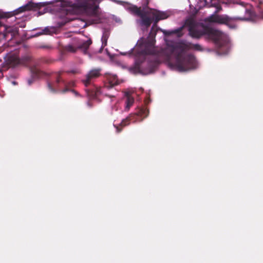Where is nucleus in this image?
Returning <instances> with one entry per match:
<instances>
[{"label":"nucleus","mask_w":263,"mask_h":263,"mask_svg":"<svg viewBox=\"0 0 263 263\" xmlns=\"http://www.w3.org/2000/svg\"><path fill=\"white\" fill-rule=\"evenodd\" d=\"M185 26L188 27L189 34L192 38L200 39L202 35H204V27L202 29H197L195 28V23L192 18L187 19L184 25L172 30H163L162 32L165 35H171L172 34H176L178 37H181L183 35L182 30Z\"/></svg>","instance_id":"obj_7"},{"label":"nucleus","mask_w":263,"mask_h":263,"mask_svg":"<svg viewBox=\"0 0 263 263\" xmlns=\"http://www.w3.org/2000/svg\"><path fill=\"white\" fill-rule=\"evenodd\" d=\"M154 12L152 13L153 16H157L161 20L167 18L170 16L171 13L170 11H161L156 9H154Z\"/></svg>","instance_id":"obj_14"},{"label":"nucleus","mask_w":263,"mask_h":263,"mask_svg":"<svg viewBox=\"0 0 263 263\" xmlns=\"http://www.w3.org/2000/svg\"><path fill=\"white\" fill-rule=\"evenodd\" d=\"M153 17L154 24L148 37L143 42L144 48L141 51V55L136 58L134 67L137 72L144 75L154 72L160 64L158 56L159 53L155 47V37L157 31L155 27L161 20L157 16Z\"/></svg>","instance_id":"obj_1"},{"label":"nucleus","mask_w":263,"mask_h":263,"mask_svg":"<svg viewBox=\"0 0 263 263\" xmlns=\"http://www.w3.org/2000/svg\"><path fill=\"white\" fill-rule=\"evenodd\" d=\"M101 68H94L90 70L82 80V82L86 87L92 84L94 80L101 76Z\"/></svg>","instance_id":"obj_10"},{"label":"nucleus","mask_w":263,"mask_h":263,"mask_svg":"<svg viewBox=\"0 0 263 263\" xmlns=\"http://www.w3.org/2000/svg\"><path fill=\"white\" fill-rule=\"evenodd\" d=\"M148 114L149 111L146 107L139 108L136 112L130 114L125 119H123L120 124L118 125H114V126L116 128L117 132H121L123 127L129 125L130 121L136 122L138 120L142 121L144 118L148 116Z\"/></svg>","instance_id":"obj_8"},{"label":"nucleus","mask_w":263,"mask_h":263,"mask_svg":"<svg viewBox=\"0 0 263 263\" xmlns=\"http://www.w3.org/2000/svg\"><path fill=\"white\" fill-rule=\"evenodd\" d=\"M85 7L86 8H87V7H88L87 5H86H86H85Z\"/></svg>","instance_id":"obj_29"},{"label":"nucleus","mask_w":263,"mask_h":263,"mask_svg":"<svg viewBox=\"0 0 263 263\" xmlns=\"http://www.w3.org/2000/svg\"><path fill=\"white\" fill-rule=\"evenodd\" d=\"M190 42H180L176 45V48L180 50L176 57V65L179 71H185L195 69L197 66L195 58L192 54L184 55L183 53L190 50Z\"/></svg>","instance_id":"obj_4"},{"label":"nucleus","mask_w":263,"mask_h":263,"mask_svg":"<svg viewBox=\"0 0 263 263\" xmlns=\"http://www.w3.org/2000/svg\"><path fill=\"white\" fill-rule=\"evenodd\" d=\"M66 49L69 52H75L76 51V49L74 46L71 45H68L66 47Z\"/></svg>","instance_id":"obj_23"},{"label":"nucleus","mask_w":263,"mask_h":263,"mask_svg":"<svg viewBox=\"0 0 263 263\" xmlns=\"http://www.w3.org/2000/svg\"><path fill=\"white\" fill-rule=\"evenodd\" d=\"M31 60V57L29 54H26L19 58L15 55H10L6 59V64L8 66H6L5 69H8L11 67H14L19 65H26Z\"/></svg>","instance_id":"obj_9"},{"label":"nucleus","mask_w":263,"mask_h":263,"mask_svg":"<svg viewBox=\"0 0 263 263\" xmlns=\"http://www.w3.org/2000/svg\"><path fill=\"white\" fill-rule=\"evenodd\" d=\"M205 3H208V0H205Z\"/></svg>","instance_id":"obj_30"},{"label":"nucleus","mask_w":263,"mask_h":263,"mask_svg":"<svg viewBox=\"0 0 263 263\" xmlns=\"http://www.w3.org/2000/svg\"><path fill=\"white\" fill-rule=\"evenodd\" d=\"M109 36V32L107 30H104L103 32L102 36V46L104 47L107 45V40Z\"/></svg>","instance_id":"obj_17"},{"label":"nucleus","mask_w":263,"mask_h":263,"mask_svg":"<svg viewBox=\"0 0 263 263\" xmlns=\"http://www.w3.org/2000/svg\"><path fill=\"white\" fill-rule=\"evenodd\" d=\"M204 35H207L209 39L217 43L221 36V32L212 28L204 27Z\"/></svg>","instance_id":"obj_13"},{"label":"nucleus","mask_w":263,"mask_h":263,"mask_svg":"<svg viewBox=\"0 0 263 263\" xmlns=\"http://www.w3.org/2000/svg\"><path fill=\"white\" fill-rule=\"evenodd\" d=\"M70 91H72V92H73L74 93L75 95L76 96H78L79 95V93L77 91H76L74 89H71L70 90Z\"/></svg>","instance_id":"obj_27"},{"label":"nucleus","mask_w":263,"mask_h":263,"mask_svg":"<svg viewBox=\"0 0 263 263\" xmlns=\"http://www.w3.org/2000/svg\"><path fill=\"white\" fill-rule=\"evenodd\" d=\"M13 84H14V85H15V84H16V82H13Z\"/></svg>","instance_id":"obj_28"},{"label":"nucleus","mask_w":263,"mask_h":263,"mask_svg":"<svg viewBox=\"0 0 263 263\" xmlns=\"http://www.w3.org/2000/svg\"><path fill=\"white\" fill-rule=\"evenodd\" d=\"M30 71L31 73V77L28 79L27 83L29 85H31L35 79L43 78L48 76V74L39 69L36 65L31 67Z\"/></svg>","instance_id":"obj_11"},{"label":"nucleus","mask_w":263,"mask_h":263,"mask_svg":"<svg viewBox=\"0 0 263 263\" xmlns=\"http://www.w3.org/2000/svg\"><path fill=\"white\" fill-rule=\"evenodd\" d=\"M32 1V0H30L25 5L12 12L0 11V19L11 18V21H15L16 20L15 15L20 13L29 10H35L40 9L42 7L46 6V2L34 3ZM17 34L18 28L17 27L5 25L0 22V42L3 40H11Z\"/></svg>","instance_id":"obj_2"},{"label":"nucleus","mask_w":263,"mask_h":263,"mask_svg":"<svg viewBox=\"0 0 263 263\" xmlns=\"http://www.w3.org/2000/svg\"><path fill=\"white\" fill-rule=\"evenodd\" d=\"M190 50L192 49V50H196V51H200L203 50L202 47L199 44H194L190 43Z\"/></svg>","instance_id":"obj_18"},{"label":"nucleus","mask_w":263,"mask_h":263,"mask_svg":"<svg viewBox=\"0 0 263 263\" xmlns=\"http://www.w3.org/2000/svg\"><path fill=\"white\" fill-rule=\"evenodd\" d=\"M215 7L216 8V11L214 12L215 14L218 13L222 10V7L220 4L218 5L217 6Z\"/></svg>","instance_id":"obj_26"},{"label":"nucleus","mask_w":263,"mask_h":263,"mask_svg":"<svg viewBox=\"0 0 263 263\" xmlns=\"http://www.w3.org/2000/svg\"><path fill=\"white\" fill-rule=\"evenodd\" d=\"M204 35H207L209 39L217 43L221 36V32L212 28L204 27Z\"/></svg>","instance_id":"obj_12"},{"label":"nucleus","mask_w":263,"mask_h":263,"mask_svg":"<svg viewBox=\"0 0 263 263\" xmlns=\"http://www.w3.org/2000/svg\"><path fill=\"white\" fill-rule=\"evenodd\" d=\"M8 66V64H6V59L5 60V62L2 64L1 68H0V74H2L3 71H6L7 69H5V68L6 66Z\"/></svg>","instance_id":"obj_25"},{"label":"nucleus","mask_w":263,"mask_h":263,"mask_svg":"<svg viewBox=\"0 0 263 263\" xmlns=\"http://www.w3.org/2000/svg\"><path fill=\"white\" fill-rule=\"evenodd\" d=\"M54 30V28L46 27L43 30L44 34H50Z\"/></svg>","instance_id":"obj_24"},{"label":"nucleus","mask_w":263,"mask_h":263,"mask_svg":"<svg viewBox=\"0 0 263 263\" xmlns=\"http://www.w3.org/2000/svg\"><path fill=\"white\" fill-rule=\"evenodd\" d=\"M134 103V98L129 95H127L125 101V110H128L130 107L133 105Z\"/></svg>","instance_id":"obj_15"},{"label":"nucleus","mask_w":263,"mask_h":263,"mask_svg":"<svg viewBox=\"0 0 263 263\" xmlns=\"http://www.w3.org/2000/svg\"><path fill=\"white\" fill-rule=\"evenodd\" d=\"M257 8L260 16L263 18V3L260 2L257 5Z\"/></svg>","instance_id":"obj_19"},{"label":"nucleus","mask_w":263,"mask_h":263,"mask_svg":"<svg viewBox=\"0 0 263 263\" xmlns=\"http://www.w3.org/2000/svg\"><path fill=\"white\" fill-rule=\"evenodd\" d=\"M92 44V41L90 39L85 41L82 44L80 45L79 48L83 49L85 53H86L88 49L89 48L90 45Z\"/></svg>","instance_id":"obj_16"},{"label":"nucleus","mask_w":263,"mask_h":263,"mask_svg":"<svg viewBox=\"0 0 263 263\" xmlns=\"http://www.w3.org/2000/svg\"><path fill=\"white\" fill-rule=\"evenodd\" d=\"M219 1L218 0H210V4H209V7H216L218 5H219Z\"/></svg>","instance_id":"obj_22"},{"label":"nucleus","mask_w":263,"mask_h":263,"mask_svg":"<svg viewBox=\"0 0 263 263\" xmlns=\"http://www.w3.org/2000/svg\"><path fill=\"white\" fill-rule=\"evenodd\" d=\"M109 97H111V96L110 95H108ZM112 97H114L113 96Z\"/></svg>","instance_id":"obj_31"},{"label":"nucleus","mask_w":263,"mask_h":263,"mask_svg":"<svg viewBox=\"0 0 263 263\" xmlns=\"http://www.w3.org/2000/svg\"><path fill=\"white\" fill-rule=\"evenodd\" d=\"M149 0H144L140 7L136 5L129 4L126 7L132 14L140 17L136 22L141 27L148 28L153 23V18L149 15L152 9L148 7Z\"/></svg>","instance_id":"obj_5"},{"label":"nucleus","mask_w":263,"mask_h":263,"mask_svg":"<svg viewBox=\"0 0 263 263\" xmlns=\"http://www.w3.org/2000/svg\"><path fill=\"white\" fill-rule=\"evenodd\" d=\"M67 75V73L63 71L54 72L52 76L53 81L47 82L48 89L52 93L61 92L65 93L70 91L69 88L74 86V83L68 80Z\"/></svg>","instance_id":"obj_6"},{"label":"nucleus","mask_w":263,"mask_h":263,"mask_svg":"<svg viewBox=\"0 0 263 263\" xmlns=\"http://www.w3.org/2000/svg\"><path fill=\"white\" fill-rule=\"evenodd\" d=\"M248 6L247 4H237L235 7L236 13L237 14L236 16L230 17L228 15H212L210 17L209 20L212 22L227 25L231 28H235V26L231 24L233 22L236 21H247L253 17V12L248 8Z\"/></svg>","instance_id":"obj_3"},{"label":"nucleus","mask_w":263,"mask_h":263,"mask_svg":"<svg viewBox=\"0 0 263 263\" xmlns=\"http://www.w3.org/2000/svg\"><path fill=\"white\" fill-rule=\"evenodd\" d=\"M40 62L44 64H50L51 60L47 58L43 57L40 59Z\"/></svg>","instance_id":"obj_20"},{"label":"nucleus","mask_w":263,"mask_h":263,"mask_svg":"<svg viewBox=\"0 0 263 263\" xmlns=\"http://www.w3.org/2000/svg\"><path fill=\"white\" fill-rule=\"evenodd\" d=\"M116 77H114V81H109V84L107 86V87H112V86H115V85H117L118 84V82H117V81L116 80Z\"/></svg>","instance_id":"obj_21"}]
</instances>
